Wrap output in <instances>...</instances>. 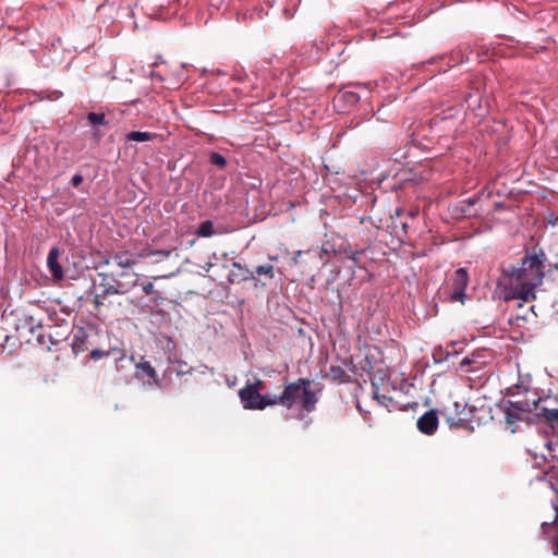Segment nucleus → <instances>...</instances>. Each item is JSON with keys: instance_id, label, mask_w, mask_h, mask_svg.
I'll use <instances>...</instances> for the list:
<instances>
[{"instance_id": "22", "label": "nucleus", "mask_w": 558, "mask_h": 558, "mask_svg": "<svg viewBox=\"0 0 558 558\" xmlns=\"http://www.w3.org/2000/svg\"><path fill=\"white\" fill-rule=\"evenodd\" d=\"M87 120L93 125H106V116L105 113L89 112L87 114Z\"/></svg>"}, {"instance_id": "3", "label": "nucleus", "mask_w": 558, "mask_h": 558, "mask_svg": "<svg viewBox=\"0 0 558 558\" xmlns=\"http://www.w3.org/2000/svg\"><path fill=\"white\" fill-rule=\"evenodd\" d=\"M100 278L99 289H104L105 294H126L137 286L138 274L134 270L125 269L119 271L98 272Z\"/></svg>"}, {"instance_id": "2", "label": "nucleus", "mask_w": 558, "mask_h": 558, "mask_svg": "<svg viewBox=\"0 0 558 558\" xmlns=\"http://www.w3.org/2000/svg\"><path fill=\"white\" fill-rule=\"evenodd\" d=\"M312 380L308 378H299L295 381L286 384L280 395H274L272 403L291 409L300 405L305 413H311L316 409L318 402L317 393L311 389Z\"/></svg>"}, {"instance_id": "27", "label": "nucleus", "mask_w": 558, "mask_h": 558, "mask_svg": "<svg viewBox=\"0 0 558 558\" xmlns=\"http://www.w3.org/2000/svg\"><path fill=\"white\" fill-rule=\"evenodd\" d=\"M550 488L557 494V500L554 502L555 519L554 522L558 521V486L553 480H548Z\"/></svg>"}, {"instance_id": "4", "label": "nucleus", "mask_w": 558, "mask_h": 558, "mask_svg": "<svg viewBox=\"0 0 558 558\" xmlns=\"http://www.w3.org/2000/svg\"><path fill=\"white\" fill-rule=\"evenodd\" d=\"M535 407L536 403L531 392L526 395L524 399L506 401L504 407L506 428L509 429L511 434H514L519 422H534L532 415L535 416Z\"/></svg>"}, {"instance_id": "18", "label": "nucleus", "mask_w": 558, "mask_h": 558, "mask_svg": "<svg viewBox=\"0 0 558 558\" xmlns=\"http://www.w3.org/2000/svg\"><path fill=\"white\" fill-rule=\"evenodd\" d=\"M554 521L551 523L543 522L542 529L544 534H549V532L555 531V534L553 536V553L555 555H558V524L554 525Z\"/></svg>"}, {"instance_id": "20", "label": "nucleus", "mask_w": 558, "mask_h": 558, "mask_svg": "<svg viewBox=\"0 0 558 558\" xmlns=\"http://www.w3.org/2000/svg\"><path fill=\"white\" fill-rule=\"evenodd\" d=\"M480 356H481L480 353H472L471 355L463 357L460 362V369H462L464 372H473V371L477 369V367L472 368V369H470L468 367L471 365L481 364V362H478Z\"/></svg>"}, {"instance_id": "14", "label": "nucleus", "mask_w": 558, "mask_h": 558, "mask_svg": "<svg viewBox=\"0 0 558 558\" xmlns=\"http://www.w3.org/2000/svg\"><path fill=\"white\" fill-rule=\"evenodd\" d=\"M534 255H542V259L544 260V267L547 265L548 270L551 269L558 270V243L551 244L548 248V253L545 254L543 251L533 252Z\"/></svg>"}, {"instance_id": "32", "label": "nucleus", "mask_w": 558, "mask_h": 558, "mask_svg": "<svg viewBox=\"0 0 558 558\" xmlns=\"http://www.w3.org/2000/svg\"><path fill=\"white\" fill-rule=\"evenodd\" d=\"M151 255H157L163 258H169L171 255V251L169 250H158L151 253Z\"/></svg>"}, {"instance_id": "28", "label": "nucleus", "mask_w": 558, "mask_h": 558, "mask_svg": "<svg viewBox=\"0 0 558 558\" xmlns=\"http://www.w3.org/2000/svg\"><path fill=\"white\" fill-rule=\"evenodd\" d=\"M100 290V293H97L94 298V305L97 310L104 305V299H106L109 295L104 293V289Z\"/></svg>"}, {"instance_id": "23", "label": "nucleus", "mask_w": 558, "mask_h": 558, "mask_svg": "<svg viewBox=\"0 0 558 558\" xmlns=\"http://www.w3.org/2000/svg\"><path fill=\"white\" fill-rule=\"evenodd\" d=\"M209 161L220 169H223L227 166V159L219 153H211L209 156Z\"/></svg>"}, {"instance_id": "8", "label": "nucleus", "mask_w": 558, "mask_h": 558, "mask_svg": "<svg viewBox=\"0 0 558 558\" xmlns=\"http://www.w3.org/2000/svg\"><path fill=\"white\" fill-rule=\"evenodd\" d=\"M469 284V275L465 268H458L451 277V302L464 303L465 289Z\"/></svg>"}, {"instance_id": "29", "label": "nucleus", "mask_w": 558, "mask_h": 558, "mask_svg": "<svg viewBox=\"0 0 558 558\" xmlns=\"http://www.w3.org/2000/svg\"><path fill=\"white\" fill-rule=\"evenodd\" d=\"M476 201H477L476 198H469V199H466V201H463V202L461 203V205H462V207H461V211H462L463 214H465V215H466V214H469V215H470V207H471V206H473V205L476 203Z\"/></svg>"}, {"instance_id": "33", "label": "nucleus", "mask_w": 558, "mask_h": 558, "mask_svg": "<svg viewBox=\"0 0 558 558\" xmlns=\"http://www.w3.org/2000/svg\"><path fill=\"white\" fill-rule=\"evenodd\" d=\"M142 290L146 293V294H151L154 293L155 291V287L151 282H146L142 286Z\"/></svg>"}, {"instance_id": "21", "label": "nucleus", "mask_w": 558, "mask_h": 558, "mask_svg": "<svg viewBox=\"0 0 558 558\" xmlns=\"http://www.w3.org/2000/svg\"><path fill=\"white\" fill-rule=\"evenodd\" d=\"M254 275L264 276L268 278L269 280L274 279L275 277V268L270 264L259 265L255 267L254 270H252Z\"/></svg>"}, {"instance_id": "30", "label": "nucleus", "mask_w": 558, "mask_h": 558, "mask_svg": "<svg viewBox=\"0 0 558 558\" xmlns=\"http://www.w3.org/2000/svg\"><path fill=\"white\" fill-rule=\"evenodd\" d=\"M311 255L312 254V251H306V252H303V251H298L294 253L293 257L291 258V263L293 265H298L300 263V258L303 256V255Z\"/></svg>"}, {"instance_id": "11", "label": "nucleus", "mask_w": 558, "mask_h": 558, "mask_svg": "<svg viewBox=\"0 0 558 558\" xmlns=\"http://www.w3.org/2000/svg\"><path fill=\"white\" fill-rule=\"evenodd\" d=\"M417 429L425 435H434L438 428V415L436 410H429L418 417Z\"/></svg>"}, {"instance_id": "15", "label": "nucleus", "mask_w": 558, "mask_h": 558, "mask_svg": "<svg viewBox=\"0 0 558 558\" xmlns=\"http://www.w3.org/2000/svg\"><path fill=\"white\" fill-rule=\"evenodd\" d=\"M157 136L158 135L156 133L132 131L125 135V141L126 142H147V141L155 140Z\"/></svg>"}, {"instance_id": "25", "label": "nucleus", "mask_w": 558, "mask_h": 558, "mask_svg": "<svg viewBox=\"0 0 558 558\" xmlns=\"http://www.w3.org/2000/svg\"><path fill=\"white\" fill-rule=\"evenodd\" d=\"M245 385H247L248 387H251L252 389H255L256 391H258L259 393H262V391H264L266 389V384L264 380L259 379V378H255L254 381L250 383L247 381Z\"/></svg>"}, {"instance_id": "10", "label": "nucleus", "mask_w": 558, "mask_h": 558, "mask_svg": "<svg viewBox=\"0 0 558 558\" xmlns=\"http://www.w3.org/2000/svg\"><path fill=\"white\" fill-rule=\"evenodd\" d=\"M111 263L116 264L118 267H120V270L130 269L133 270V267L136 264V258L133 254H131L128 251H120L114 253L110 258H106L102 262H100V265H107L109 266Z\"/></svg>"}, {"instance_id": "1", "label": "nucleus", "mask_w": 558, "mask_h": 558, "mask_svg": "<svg viewBox=\"0 0 558 558\" xmlns=\"http://www.w3.org/2000/svg\"><path fill=\"white\" fill-rule=\"evenodd\" d=\"M544 278L542 255L526 253L517 265L502 267L498 281L505 301L520 300L527 302L535 299V288Z\"/></svg>"}, {"instance_id": "13", "label": "nucleus", "mask_w": 558, "mask_h": 558, "mask_svg": "<svg viewBox=\"0 0 558 558\" xmlns=\"http://www.w3.org/2000/svg\"><path fill=\"white\" fill-rule=\"evenodd\" d=\"M60 250L52 247L47 256V266L54 281H61L64 278V271L61 264L58 262Z\"/></svg>"}, {"instance_id": "6", "label": "nucleus", "mask_w": 558, "mask_h": 558, "mask_svg": "<svg viewBox=\"0 0 558 558\" xmlns=\"http://www.w3.org/2000/svg\"><path fill=\"white\" fill-rule=\"evenodd\" d=\"M272 397L274 395H262L247 385L239 390V398L246 410H265L267 407H275Z\"/></svg>"}, {"instance_id": "34", "label": "nucleus", "mask_w": 558, "mask_h": 558, "mask_svg": "<svg viewBox=\"0 0 558 558\" xmlns=\"http://www.w3.org/2000/svg\"><path fill=\"white\" fill-rule=\"evenodd\" d=\"M83 182V177L81 174H74L71 179V183L74 187H77Z\"/></svg>"}, {"instance_id": "12", "label": "nucleus", "mask_w": 558, "mask_h": 558, "mask_svg": "<svg viewBox=\"0 0 558 558\" xmlns=\"http://www.w3.org/2000/svg\"><path fill=\"white\" fill-rule=\"evenodd\" d=\"M71 344L75 354L87 351L90 345L88 331L83 327L74 328Z\"/></svg>"}, {"instance_id": "9", "label": "nucleus", "mask_w": 558, "mask_h": 558, "mask_svg": "<svg viewBox=\"0 0 558 558\" xmlns=\"http://www.w3.org/2000/svg\"><path fill=\"white\" fill-rule=\"evenodd\" d=\"M471 410L468 404H461L459 401L453 402V411L447 410L445 414L446 423L450 428H462L469 423V414Z\"/></svg>"}, {"instance_id": "24", "label": "nucleus", "mask_w": 558, "mask_h": 558, "mask_svg": "<svg viewBox=\"0 0 558 558\" xmlns=\"http://www.w3.org/2000/svg\"><path fill=\"white\" fill-rule=\"evenodd\" d=\"M329 375L333 379H338V380H344V378L348 377L345 371L340 366H330Z\"/></svg>"}, {"instance_id": "19", "label": "nucleus", "mask_w": 558, "mask_h": 558, "mask_svg": "<svg viewBox=\"0 0 558 558\" xmlns=\"http://www.w3.org/2000/svg\"><path fill=\"white\" fill-rule=\"evenodd\" d=\"M195 234L201 238H209L215 234L214 225L210 220H205L199 223Z\"/></svg>"}, {"instance_id": "5", "label": "nucleus", "mask_w": 558, "mask_h": 558, "mask_svg": "<svg viewBox=\"0 0 558 558\" xmlns=\"http://www.w3.org/2000/svg\"><path fill=\"white\" fill-rule=\"evenodd\" d=\"M536 403L535 417L538 421L553 423L558 421V387L550 390L548 395L539 396L536 391L531 392Z\"/></svg>"}, {"instance_id": "17", "label": "nucleus", "mask_w": 558, "mask_h": 558, "mask_svg": "<svg viewBox=\"0 0 558 558\" xmlns=\"http://www.w3.org/2000/svg\"><path fill=\"white\" fill-rule=\"evenodd\" d=\"M111 353L114 355L113 360L116 363L125 359V355L120 350H112L110 352V351H102V350H98V349H94L90 351V359L99 360L104 356L110 355Z\"/></svg>"}, {"instance_id": "31", "label": "nucleus", "mask_w": 558, "mask_h": 558, "mask_svg": "<svg viewBox=\"0 0 558 558\" xmlns=\"http://www.w3.org/2000/svg\"><path fill=\"white\" fill-rule=\"evenodd\" d=\"M342 97H343L347 101H349V102H351V104H355V102H357V100H359L357 95H356V94H354V93H344V94L342 95Z\"/></svg>"}, {"instance_id": "16", "label": "nucleus", "mask_w": 558, "mask_h": 558, "mask_svg": "<svg viewBox=\"0 0 558 558\" xmlns=\"http://www.w3.org/2000/svg\"><path fill=\"white\" fill-rule=\"evenodd\" d=\"M136 375L141 377L156 378L157 374L151 364L147 361H142L136 364Z\"/></svg>"}, {"instance_id": "7", "label": "nucleus", "mask_w": 558, "mask_h": 558, "mask_svg": "<svg viewBox=\"0 0 558 558\" xmlns=\"http://www.w3.org/2000/svg\"><path fill=\"white\" fill-rule=\"evenodd\" d=\"M227 279L230 284H240L244 281L252 280L254 281V287H258L259 284L266 286L265 282H262L259 278L254 276V272L246 265H242L235 260L231 264Z\"/></svg>"}, {"instance_id": "26", "label": "nucleus", "mask_w": 558, "mask_h": 558, "mask_svg": "<svg viewBox=\"0 0 558 558\" xmlns=\"http://www.w3.org/2000/svg\"><path fill=\"white\" fill-rule=\"evenodd\" d=\"M557 464H558V461H557ZM545 477L548 480H553L555 483H557V486H558V465H551L550 469L548 471H546L545 473Z\"/></svg>"}]
</instances>
